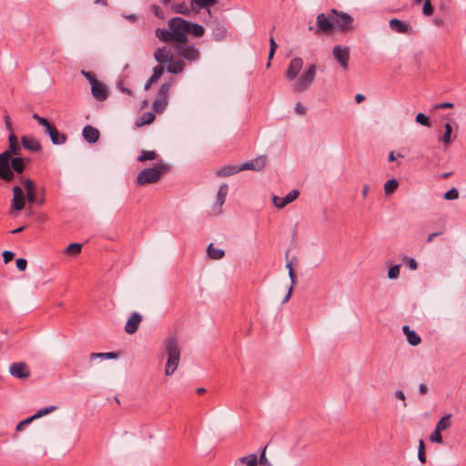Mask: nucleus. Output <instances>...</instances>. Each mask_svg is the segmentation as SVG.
Returning a JSON list of instances; mask_svg holds the SVG:
<instances>
[{"instance_id":"obj_23","label":"nucleus","mask_w":466,"mask_h":466,"mask_svg":"<svg viewBox=\"0 0 466 466\" xmlns=\"http://www.w3.org/2000/svg\"><path fill=\"white\" fill-rule=\"evenodd\" d=\"M167 63V70L171 74H180L185 68V63L182 60L175 59L174 56Z\"/></svg>"},{"instance_id":"obj_40","label":"nucleus","mask_w":466,"mask_h":466,"mask_svg":"<svg viewBox=\"0 0 466 466\" xmlns=\"http://www.w3.org/2000/svg\"><path fill=\"white\" fill-rule=\"evenodd\" d=\"M157 155L155 151L143 150V151H141V154L137 157V161L145 162L147 160H155L157 158Z\"/></svg>"},{"instance_id":"obj_33","label":"nucleus","mask_w":466,"mask_h":466,"mask_svg":"<svg viewBox=\"0 0 466 466\" xmlns=\"http://www.w3.org/2000/svg\"><path fill=\"white\" fill-rule=\"evenodd\" d=\"M156 118L153 112H145L142 116L137 121V126L141 127L144 125L151 124Z\"/></svg>"},{"instance_id":"obj_32","label":"nucleus","mask_w":466,"mask_h":466,"mask_svg":"<svg viewBox=\"0 0 466 466\" xmlns=\"http://www.w3.org/2000/svg\"><path fill=\"white\" fill-rule=\"evenodd\" d=\"M170 87H171V83H168V82L163 83L157 91V98L164 99V100L167 101L168 96H169Z\"/></svg>"},{"instance_id":"obj_11","label":"nucleus","mask_w":466,"mask_h":466,"mask_svg":"<svg viewBox=\"0 0 466 466\" xmlns=\"http://www.w3.org/2000/svg\"><path fill=\"white\" fill-rule=\"evenodd\" d=\"M13 199H12V208L21 211L25 208L26 195H25L22 187L18 185L13 187Z\"/></svg>"},{"instance_id":"obj_64","label":"nucleus","mask_w":466,"mask_h":466,"mask_svg":"<svg viewBox=\"0 0 466 466\" xmlns=\"http://www.w3.org/2000/svg\"><path fill=\"white\" fill-rule=\"evenodd\" d=\"M295 110L299 115H304L306 113V108L300 103H297Z\"/></svg>"},{"instance_id":"obj_41","label":"nucleus","mask_w":466,"mask_h":466,"mask_svg":"<svg viewBox=\"0 0 466 466\" xmlns=\"http://www.w3.org/2000/svg\"><path fill=\"white\" fill-rule=\"evenodd\" d=\"M118 356V353L116 352H105V353H91L90 360H94L97 358L100 359H116Z\"/></svg>"},{"instance_id":"obj_59","label":"nucleus","mask_w":466,"mask_h":466,"mask_svg":"<svg viewBox=\"0 0 466 466\" xmlns=\"http://www.w3.org/2000/svg\"><path fill=\"white\" fill-rule=\"evenodd\" d=\"M151 10L152 12L154 13V15L159 18H163L164 17V13H163V10L161 9V7L156 5H151Z\"/></svg>"},{"instance_id":"obj_24","label":"nucleus","mask_w":466,"mask_h":466,"mask_svg":"<svg viewBox=\"0 0 466 466\" xmlns=\"http://www.w3.org/2000/svg\"><path fill=\"white\" fill-rule=\"evenodd\" d=\"M242 171V168L240 166H233V165H228L224 166L221 168H219L216 175L220 177H229L234 174H237L238 172Z\"/></svg>"},{"instance_id":"obj_43","label":"nucleus","mask_w":466,"mask_h":466,"mask_svg":"<svg viewBox=\"0 0 466 466\" xmlns=\"http://www.w3.org/2000/svg\"><path fill=\"white\" fill-rule=\"evenodd\" d=\"M445 132L443 136L441 137V140L443 141L445 144H450L451 142V135L452 132V127L450 123H446L445 126Z\"/></svg>"},{"instance_id":"obj_45","label":"nucleus","mask_w":466,"mask_h":466,"mask_svg":"<svg viewBox=\"0 0 466 466\" xmlns=\"http://www.w3.org/2000/svg\"><path fill=\"white\" fill-rule=\"evenodd\" d=\"M434 12V7L431 5V0H425L422 7V13L426 16H431Z\"/></svg>"},{"instance_id":"obj_51","label":"nucleus","mask_w":466,"mask_h":466,"mask_svg":"<svg viewBox=\"0 0 466 466\" xmlns=\"http://www.w3.org/2000/svg\"><path fill=\"white\" fill-rule=\"evenodd\" d=\"M165 67L162 66V64H159L153 68L152 76L159 79L162 76Z\"/></svg>"},{"instance_id":"obj_62","label":"nucleus","mask_w":466,"mask_h":466,"mask_svg":"<svg viewBox=\"0 0 466 466\" xmlns=\"http://www.w3.org/2000/svg\"><path fill=\"white\" fill-rule=\"evenodd\" d=\"M434 107L436 109L453 108L454 105L451 102H444V103L437 104Z\"/></svg>"},{"instance_id":"obj_21","label":"nucleus","mask_w":466,"mask_h":466,"mask_svg":"<svg viewBox=\"0 0 466 466\" xmlns=\"http://www.w3.org/2000/svg\"><path fill=\"white\" fill-rule=\"evenodd\" d=\"M91 93L97 101H104L108 96L106 86L99 81L91 86Z\"/></svg>"},{"instance_id":"obj_22","label":"nucleus","mask_w":466,"mask_h":466,"mask_svg":"<svg viewBox=\"0 0 466 466\" xmlns=\"http://www.w3.org/2000/svg\"><path fill=\"white\" fill-rule=\"evenodd\" d=\"M82 135L85 140L91 144L97 142L100 137L98 129L89 125L83 128Z\"/></svg>"},{"instance_id":"obj_14","label":"nucleus","mask_w":466,"mask_h":466,"mask_svg":"<svg viewBox=\"0 0 466 466\" xmlns=\"http://www.w3.org/2000/svg\"><path fill=\"white\" fill-rule=\"evenodd\" d=\"M333 55L338 63L343 67L348 68L350 59V48L335 46L333 48Z\"/></svg>"},{"instance_id":"obj_37","label":"nucleus","mask_w":466,"mask_h":466,"mask_svg":"<svg viewBox=\"0 0 466 466\" xmlns=\"http://www.w3.org/2000/svg\"><path fill=\"white\" fill-rule=\"evenodd\" d=\"M167 106V100L156 98L153 102L152 107L156 113L161 114L166 109Z\"/></svg>"},{"instance_id":"obj_18","label":"nucleus","mask_w":466,"mask_h":466,"mask_svg":"<svg viewBox=\"0 0 466 466\" xmlns=\"http://www.w3.org/2000/svg\"><path fill=\"white\" fill-rule=\"evenodd\" d=\"M21 143L25 149L31 152H40L42 150L40 142L32 136H23Z\"/></svg>"},{"instance_id":"obj_48","label":"nucleus","mask_w":466,"mask_h":466,"mask_svg":"<svg viewBox=\"0 0 466 466\" xmlns=\"http://www.w3.org/2000/svg\"><path fill=\"white\" fill-rule=\"evenodd\" d=\"M400 275V265L391 266L388 271V277L391 279H397Z\"/></svg>"},{"instance_id":"obj_28","label":"nucleus","mask_w":466,"mask_h":466,"mask_svg":"<svg viewBox=\"0 0 466 466\" xmlns=\"http://www.w3.org/2000/svg\"><path fill=\"white\" fill-rule=\"evenodd\" d=\"M275 30V26H273L270 30V37H269V52H268V64H267V67H269L270 66V61L271 59H273L274 57V55L276 53V50L278 48V45L272 35L273 32Z\"/></svg>"},{"instance_id":"obj_25","label":"nucleus","mask_w":466,"mask_h":466,"mask_svg":"<svg viewBox=\"0 0 466 466\" xmlns=\"http://www.w3.org/2000/svg\"><path fill=\"white\" fill-rule=\"evenodd\" d=\"M402 330L410 345L417 346L420 343V337L414 330H411L408 325H404Z\"/></svg>"},{"instance_id":"obj_8","label":"nucleus","mask_w":466,"mask_h":466,"mask_svg":"<svg viewBox=\"0 0 466 466\" xmlns=\"http://www.w3.org/2000/svg\"><path fill=\"white\" fill-rule=\"evenodd\" d=\"M334 15L331 10L326 15L324 13L319 14L316 18V31L315 34L330 35L334 30Z\"/></svg>"},{"instance_id":"obj_58","label":"nucleus","mask_w":466,"mask_h":466,"mask_svg":"<svg viewBox=\"0 0 466 466\" xmlns=\"http://www.w3.org/2000/svg\"><path fill=\"white\" fill-rule=\"evenodd\" d=\"M158 81V79L153 76H151L147 81L146 82L145 84V86H144V89L146 91L149 90L151 88V86L156 84L157 82Z\"/></svg>"},{"instance_id":"obj_27","label":"nucleus","mask_w":466,"mask_h":466,"mask_svg":"<svg viewBox=\"0 0 466 466\" xmlns=\"http://www.w3.org/2000/svg\"><path fill=\"white\" fill-rule=\"evenodd\" d=\"M156 35L162 42H165V43L173 42V43H175V37L172 35V31L170 29L157 28Z\"/></svg>"},{"instance_id":"obj_1","label":"nucleus","mask_w":466,"mask_h":466,"mask_svg":"<svg viewBox=\"0 0 466 466\" xmlns=\"http://www.w3.org/2000/svg\"><path fill=\"white\" fill-rule=\"evenodd\" d=\"M26 168V162L21 155L0 159V179L5 183H10L15 179V174L19 178Z\"/></svg>"},{"instance_id":"obj_29","label":"nucleus","mask_w":466,"mask_h":466,"mask_svg":"<svg viewBox=\"0 0 466 466\" xmlns=\"http://www.w3.org/2000/svg\"><path fill=\"white\" fill-rule=\"evenodd\" d=\"M207 252L211 259H220L225 256L224 250L215 248L212 243L208 245Z\"/></svg>"},{"instance_id":"obj_53","label":"nucleus","mask_w":466,"mask_h":466,"mask_svg":"<svg viewBox=\"0 0 466 466\" xmlns=\"http://www.w3.org/2000/svg\"><path fill=\"white\" fill-rule=\"evenodd\" d=\"M444 230H445V226H444V222H442V225L441 226V229L439 231L433 232L428 236L427 242L428 243L431 242L435 237L443 234Z\"/></svg>"},{"instance_id":"obj_61","label":"nucleus","mask_w":466,"mask_h":466,"mask_svg":"<svg viewBox=\"0 0 466 466\" xmlns=\"http://www.w3.org/2000/svg\"><path fill=\"white\" fill-rule=\"evenodd\" d=\"M32 421H33V420H32V419H31L30 417H29V418H27V419H25V420H22V421H20V422L16 425V427H15V431H22V429H23V427H24V426L28 425V424H29V423H31Z\"/></svg>"},{"instance_id":"obj_6","label":"nucleus","mask_w":466,"mask_h":466,"mask_svg":"<svg viewBox=\"0 0 466 466\" xmlns=\"http://www.w3.org/2000/svg\"><path fill=\"white\" fill-rule=\"evenodd\" d=\"M317 75V66L315 64H311L307 70L299 77L296 84L293 86L292 89L295 93H302L309 89V87L314 82V79Z\"/></svg>"},{"instance_id":"obj_60","label":"nucleus","mask_w":466,"mask_h":466,"mask_svg":"<svg viewBox=\"0 0 466 466\" xmlns=\"http://www.w3.org/2000/svg\"><path fill=\"white\" fill-rule=\"evenodd\" d=\"M266 449L267 446L263 448L259 458L258 459V464L266 465L268 464V459L266 458Z\"/></svg>"},{"instance_id":"obj_55","label":"nucleus","mask_w":466,"mask_h":466,"mask_svg":"<svg viewBox=\"0 0 466 466\" xmlns=\"http://www.w3.org/2000/svg\"><path fill=\"white\" fill-rule=\"evenodd\" d=\"M33 118L35 119L37 123L44 127H46L50 123L46 118L40 116L38 114H34Z\"/></svg>"},{"instance_id":"obj_2","label":"nucleus","mask_w":466,"mask_h":466,"mask_svg":"<svg viewBox=\"0 0 466 466\" xmlns=\"http://www.w3.org/2000/svg\"><path fill=\"white\" fill-rule=\"evenodd\" d=\"M164 352L167 356L165 366V374L172 375L178 367L180 360V349L178 339L176 335H169L163 341Z\"/></svg>"},{"instance_id":"obj_20","label":"nucleus","mask_w":466,"mask_h":466,"mask_svg":"<svg viewBox=\"0 0 466 466\" xmlns=\"http://www.w3.org/2000/svg\"><path fill=\"white\" fill-rule=\"evenodd\" d=\"M173 56L174 54L166 46L157 47L154 52V57L159 64L167 63Z\"/></svg>"},{"instance_id":"obj_49","label":"nucleus","mask_w":466,"mask_h":466,"mask_svg":"<svg viewBox=\"0 0 466 466\" xmlns=\"http://www.w3.org/2000/svg\"><path fill=\"white\" fill-rule=\"evenodd\" d=\"M84 76L87 79L91 86L98 82L96 75L92 72L82 71Z\"/></svg>"},{"instance_id":"obj_46","label":"nucleus","mask_w":466,"mask_h":466,"mask_svg":"<svg viewBox=\"0 0 466 466\" xmlns=\"http://www.w3.org/2000/svg\"><path fill=\"white\" fill-rule=\"evenodd\" d=\"M430 441L431 442L442 443L443 440H442V436L441 434V431L435 428L434 431L431 432V434L430 436Z\"/></svg>"},{"instance_id":"obj_7","label":"nucleus","mask_w":466,"mask_h":466,"mask_svg":"<svg viewBox=\"0 0 466 466\" xmlns=\"http://www.w3.org/2000/svg\"><path fill=\"white\" fill-rule=\"evenodd\" d=\"M172 47L176 51V56L186 59L188 62L198 61L200 58L199 50L194 46L184 44H172Z\"/></svg>"},{"instance_id":"obj_3","label":"nucleus","mask_w":466,"mask_h":466,"mask_svg":"<svg viewBox=\"0 0 466 466\" xmlns=\"http://www.w3.org/2000/svg\"><path fill=\"white\" fill-rule=\"evenodd\" d=\"M169 170L167 164L157 163L152 167L141 170L137 177V185L144 186L147 184L157 183L161 176Z\"/></svg>"},{"instance_id":"obj_38","label":"nucleus","mask_w":466,"mask_h":466,"mask_svg":"<svg viewBox=\"0 0 466 466\" xmlns=\"http://www.w3.org/2000/svg\"><path fill=\"white\" fill-rule=\"evenodd\" d=\"M55 410H56V406H49V407H46V408H43V409H40L38 410L33 416H31L30 418L32 419V420H35L36 419H39L45 415H47L49 413H51L52 411H54Z\"/></svg>"},{"instance_id":"obj_15","label":"nucleus","mask_w":466,"mask_h":466,"mask_svg":"<svg viewBox=\"0 0 466 466\" xmlns=\"http://www.w3.org/2000/svg\"><path fill=\"white\" fill-rule=\"evenodd\" d=\"M46 132L49 135L50 139L55 145H62L66 143L67 137L66 134L60 133L55 125L49 123L46 127Z\"/></svg>"},{"instance_id":"obj_5","label":"nucleus","mask_w":466,"mask_h":466,"mask_svg":"<svg viewBox=\"0 0 466 466\" xmlns=\"http://www.w3.org/2000/svg\"><path fill=\"white\" fill-rule=\"evenodd\" d=\"M20 183L24 186L26 191V198L30 204L43 206L46 202L45 188L41 189L40 197H37L36 186L33 179L30 177H21Z\"/></svg>"},{"instance_id":"obj_16","label":"nucleus","mask_w":466,"mask_h":466,"mask_svg":"<svg viewBox=\"0 0 466 466\" xmlns=\"http://www.w3.org/2000/svg\"><path fill=\"white\" fill-rule=\"evenodd\" d=\"M266 166V157L265 156H259L256 157L255 159H252L248 162L244 163L240 166L242 170H254V171H260L262 170Z\"/></svg>"},{"instance_id":"obj_19","label":"nucleus","mask_w":466,"mask_h":466,"mask_svg":"<svg viewBox=\"0 0 466 466\" xmlns=\"http://www.w3.org/2000/svg\"><path fill=\"white\" fill-rule=\"evenodd\" d=\"M390 27L392 31L400 34H410L411 26L409 23L403 22L397 18L390 20Z\"/></svg>"},{"instance_id":"obj_31","label":"nucleus","mask_w":466,"mask_h":466,"mask_svg":"<svg viewBox=\"0 0 466 466\" xmlns=\"http://www.w3.org/2000/svg\"><path fill=\"white\" fill-rule=\"evenodd\" d=\"M81 250H82V244L71 243L66 248L64 253L68 256L76 257L81 253Z\"/></svg>"},{"instance_id":"obj_39","label":"nucleus","mask_w":466,"mask_h":466,"mask_svg":"<svg viewBox=\"0 0 466 466\" xmlns=\"http://www.w3.org/2000/svg\"><path fill=\"white\" fill-rule=\"evenodd\" d=\"M451 415L443 416L437 423L436 429L441 431H445L451 427Z\"/></svg>"},{"instance_id":"obj_12","label":"nucleus","mask_w":466,"mask_h":466,"mask_svg":"<svg viewBox=\"0 0 466 466\" xmlns=\"http://www.w3.org/2000/svg\"><path fill=\"white\" fill-rule=\"evenodd\" d=\"M303 59L295 57L291 59L285 72V76L289 81H293L299 74L303 66Z\"/></svg>"},{"instance_id":"obj_26","label":"nucleus","mask_w":466,"mask_h":466,"mask_svg":"<svg viewBox=\"0 0 466 466\" xmlns=\"http://www.w3.org/2000/svg\"><path fill=\"white\" fill-rule=\"evenodd\" d=\"M258 466V456L255 453L248 454L244 457L238 458L236 462L235 466Z\"/></svg>"},{"instance_id":"obj_17","label":"nucleus","mask_w":466,"mask_h":466,"mask_svg":"<svg viewBox=\"0 0 466 466\" xmlns=\"http://www.w3.org/2000/svg\"><path fill=\"white\" fill-rule=\"evenodd\" d=\"M141 321L142 316L137 312H133L126 323L125 331L130 335L136 333Z\"/></svg>"},{"instance_id":"obj_35","label":"nucleus","mask_w":466,"mask_h":466,"mask_svg":"<svg viewBox=\"0 0 466 466\" xmlns=\"http://www.w3.org/2000/svg\"><path fill=\"white\" fill-rule=\"evenodd\" d=\"M188 33L192 34L196 37H201L205 34V29L198 24L189 22Z\"/></svg>"},{"instance_id":"obj_4","label":"nucleus","mask_w":466,"mask_h":466,"mask_svg":"<svg viewBox=\"0 0 466 466\" xmlns=\"http://www.w3.org/2000/svg\"><path fill=\"white\" fill-rule=\"evenodd\" d=\"M189 22L182 17H173L168 21V27L175 37V43L184 44L187 42Z\"/></svg>"},{"instance_id":"obj_50","label":"nucleus","mask_w":466,"mask_h":466,"mask_svg":"<svg viewBox=\"0 0 466 466\" xmlns=\"http://www.w3.org/2000/svg\"><path fill=\"white\" fill-rule=\"evenodd\" d=\"M299 190H297V189L291 190L284 198L286 200V203L289 204V203L293 202L299 197Z\"/></svg>"},{"instance_id":"obj_34","label":"nucleus","mask_w":466,"mask_h":466,"mask_svg":"<svg viewBox=\"0 0 466 466\" xmlns=\"http://www.w3.org/2000/svg\"><path fill=\"white\" fill-rule=\"evenodd\" d=\"M172 10L174 13H177V14H181L184 15H190V10L185 2L173 4Z\"/></svg>"},{"instance_id":"obj_13","label":"nucleus","mask_w":466,"mask_h":466,"mask_svg":"<svg viewBox=\"0 0 466 466\" xmlns=\"http://www.w3.org/2000/svg\"><path fill=\"white\" fill-rule=\"evenodd\" d=\"M9 372L12 376L21 380H25L31 375L30 369L25 362L13 363L9 367Z\"/></svg>"},{"instance_id":"obj_44","label":"nucleus","mask_w":466,"mask_h":466,"mask_svg":"<svg viewBox=\"0 0 466 466\" xmlns=\"http://www.w3.org/2000/svg\"><path fill=\"white\" fill-rule=\"evenodd\" d=\"M416 122L419 123L420 125L427 127H431L430 117L422 113H419L416 116Z\"/></svg>"},{"instance_id":"obj_9","label":"nucleus","mask_w":466,"mask_h":466,"mask_svg":"<svg viewBox=\"0 0 466 466\" xmlns=\"http://www.w3.org/2000/svg\"><path fill=\"white\" fill-rule=\"evenodd\" d=\"M331 13L334 15V28L337 26L339 29V31L343 33H346L352 29L353 18L351 15L334 8L331 9Z\"/></svg>"},{"instance_id":"obj_57","label":"nucleus","mask_w":466,"mask_h":466,"mask_svg":"<svg viewBox=\"0 0 466 466\" xmlns=\"http://www.w3.org/2000/svg\"><path fill=\"white\" fill-rule=\"evenodd\" d=\"M286 267L289 269V278L293 284L295 282L296 274H295L294 268L292 267V262L288 260Z\"/></svg>"},{"instance_id":"obj_52","label":"nucleus","mask_w":466,"mask_h":466,"mask_svg":"<svg viewBox=\"0 0 466 466\" xmlns=\"http://www.w3.org/2000/svg\"><path fill=\"white\" fill-rule=\"evenodd\" d=\"M273 204L278 208H282L286 205H288V203H286V200H285L284 198H279V197H276V196L273 197Z\"/></svg>"},{"instance_id":"obj_36","label":"nucleus","mask_w":466,"mask_h":466,"mask_svg":"<svg viewBox=\"0 0 466 466\" xmlns=\"http://www.w3.org/2000/svg\"><path fill=\"white\" fill-rule=\"evenodd\" d=\"M399 187V182L395 178L389 179L384 184V192L386 195H391Z\"/></svg>"},{"instance_id":"obj_47","label":"nucleus","mask_w":466,"mask_h":466,"mask_svg":"<svg viewBox=\"0 0 466 466\" xmlns=\"http://www.w3.org/2000/svg\"><path fill=\"white\" fill-rule=\"evenodd\" d=\"M459 198V192L455 187L451 188L444 194V198L447 200H454Z\"/></svg>"},{"instance_id":"obj_54","label":"nucleus","mask_w":466,"mask_h":466,"mask_svg":"<svg viewBox=\"0 0 466 466\" xmlns=\"http://www.w3.org/2000/svg\"><path fill=\"white\" fill-rule=\"evenodd\" d=\"M15 264H16V268L20 270V271H24L25 270L26 267H27V261L25 258H17L16 261H15Z\"/></svg>"},{"instance_id":"obj_10","label":"nucleus","mask_w":466,"mask_h":466,"mask_svg":"<svg viewBox=\"0 0 466 466\" xmlns=\"http://www.w3.org/2000/svg\"><path fill=\"white\" fill-rule=\"evenodd\" d=\"M8 148L4 152L0 153V159H7V157H11L13 156H20L21 155V146L18 142L17 136L12 131V133L8 136Z\"/></svg>"},{"instance_id":"obj_30","label":"nucleus","mask_w":466,"mask_h":466,"mask_svg":"<svg viewBox=\"0 0 466 466\" xmlns=\"http://www.w3.org/2000/svg\"><path fill=\"white\" fill-rule=\"evenodd\" d=\"M228 192V185L223 184L219 187L218 194H217V200H216L217 204L219 207H221L225 203Z\"/></svg>"},{"instance_id":"obj_42","label":"nucleus","mask_w":466,"mask_h":466,"mask_svg":"<svg viewBox=\"0 0 466 466\" xmlns=\"http://www.w3.org/2000/svg\"><path fill=\"white\" fill-rule=\"evenodd\" d=\"M418 459L421 463L426 462L425 444L422 440H420L419 441Z\"/></svg>"},{"instance_id":"obj_56","label":"nucleus","mask_w":466,"mask_h":466,"mask_svg":"<svg viewBox=\"0 0 466 466\" xmlns=\"http://www.w3.org/2000/svg\"><path fill=\"white\" fill-rule=\"evenodd\" d=\"M2 256H3L4 262L6 264L14 259L15 253L12 251H9V250H5L3 252Z\"/></svg>"},{"instance_id":"obj_63","label":"nucleus","mask_w":466,"mask_h":466,"mask_svg":"<svg viewBox=\"0 0 466 466\" xmlns=\"http://www.w3.org/2000/svg\"><path fill=\"white\" fill-rule=\"evenodd\" d=\"M5 127H6V129L10 131V133H12L13 130V127H12V122H11V118L9 116H5Z\"/></svg>"}]
</instances>
